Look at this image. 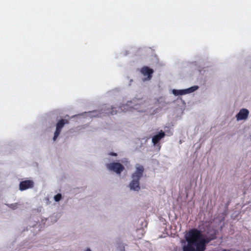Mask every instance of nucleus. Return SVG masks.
<instances>
[{
  "mask_svg": "<svg viewBox=\"0 0 251 251\" xmlns=\"http://www.w3.org/2000/svg\"><path fill=\"white\" fill-rule=\"evenodd\" d=\"M187 242L183 247V251H205L207 245L216 238V234L207 237L197 228L190 229L185 235Z\"/></svg>",
  "mask_w": 251,
  "mask_h": 251,
  "instance_id": "f257e3e1",
  "label": "nucleus"
},
{
  "mask_svg": "<svg viewBox=\"0 0 251 251\" xmlns=\"http://www.w3.org/2000/svg\"><path fill=\"white\" fill-rule=\"evenodd\" d=\"M135 167L136 171L132 174V180L129 184V187L130 190L139 191L140 189L139 180L143 176L144 168L143 166L139 164H137Z\"/></svg>",
  "mask_w": 251,
  "mask_h": 251,
  "instance_id": "f03ea898",
  "label": "nucleus"
},
{
  "mask_svg": "<svg viewBox=\"0 0 251 251\" xmlns=\"http://www.w3.org/2000/svg\"><path fill=\"white\" fill-rule=\"evenodd\" d=\"M107 168L109 170L120 174L125 169L124 166L120 163L113 162L106 164Z\"/></svg>",
  "mask_w": 251,
  "mask_h": 251,
  "instance_id": "7ed1b4c3",
  "label": "nucleus"
},
{
  "mask_svg": "<svg viewBox=\"0 0 251 251\" xmlns=\"http://www.w3.org/2000/svg\"><path fill=\"white\" fill-rule=\"evenodd\" d=\"M69 123L67 120L62 119L58 122L56 124V130L54 132V136L53 139L54 141L56 140L57 138L59 135L62 128L64 126L65 124H68Z\"/></svg>",
  "mask_w": 251,
  "mask_h": 251,
  "instance_id": "20e7f679",
  "label": "nucleus"
},
{
  "mask_svg": "<svg viewBox=\"0 0 251 251\" xmlns=\"http://www.w3.org/2000/svg\"><path fill=\"white\" fill-rule=\"evenodd\" d=\"M153 72L154 71L153 69L149 68L148 66H144L141 69V74L144 76H147V77L145 79L146 80H149L151 79Z\"/></svg>",
  "mask_w": 251,
  "mask_h": 251,
  "instance_id": "39448f33",
  "label": "nucleus"
},
{
  "mask_svg": "<svg viewBox=\"0 0 251 251\" xmlns=\"http://www.w3.org/2000/svg\"><path fill=\"white\" fill-rule=\"evenodd\" d=\"M34 186V182L31 180L22 181L19 184V189L24 191L28 189L32 188Z\"/></svg>",
  "mask_w": 251,
  "mask_h": 251,
  "instance_id": "423d86ee",
  "label": "nucleus"
},
{
  "mask_svg": "<svg viewBox=\"0 0 251 251\" xmlns=\"http://www.w3.org/2000/svg\"><path fill=\"white\" fill-rule=\"evenodd\" d=\"M249 111L245 108L241 109L239 112L236 115V117L237 121L246 120L249 116Z\"/></svg>",
  "mask_w": 251,
  "mask_h": 251,
  "instance_id": "0eeeda50",
  "label": "nucleus"
},
{
  "mask_svg": "<svg viewBox=\"0 0 251 251\" xmlns=\"http://www.w3.org/2000/svg\"><path fill=\"white\" fill-rule=\"evenodd\" d=\"M165 136V133L162 130H161L157 134L155 135L152 138V142L154 146L156 145L161 139Z\"/></svg>",
  "mask_w": 251,
  "mask_h": 251,
  "instance_id": "6e6552de",
  "label": "nucleus"
},
{
  "mask_svg": "<svg viewBox=\"0 0 251 251\" xmlns=\"http://www.w3.org/2000/svg\"><path fill=\"white\" fill-rule=\"evenodd\" d=\"M141 100H133V101H128L127 105H130L131 103H134V105L133 107H131L130 108H133V109L135 110H137L138 111H142V110H140L139 109V107H138V105H140L141 103Z\"/></svg>",
  "mask_w": 251,
  "mask_h": 251,
  "instance_id": "1a4fd4ad",
  "label": "nucleus"
},
{
  "mask_svg": "<svg viewBox=\"0 0 251 251\" xmlns=\"http://www.w3.org/2000/svg\"><path fill=\"white\" fill-rule=\"evenodd\" d=\"M173 93L175 96L183 95L186 94V92H185V89H184V90H176V89H174L173 90Z\"/></svg>",
  "mask_w": 251,
  "mask_h": 251,
  "instance_id": "9d476101",
  "label": "nucleus"
},
{
  "mask_svg": "<svg viewBox=\"0 0 251 251\" xmlns=\"http://www.w3.org/2000/svg\"><path fill=\"white\" fill-rule=\"evenodd\" d=\"M105 113L107 114L108 115L111 114V115H114L117 114V110H116L115 107H111L110 110L108 109H104Z\"/></svg>",
  "mask_w": 251,
  "mask_h": 251,
  "instance_id": "9b49d317",
  "label": "nucleus"
},
{
  "mask_svg": "<svg viewBox=\"0 0 251 251\" xmlns=\"http://www.w3.org/2000/svg\"><path fill=\"white\" fill-rule=\"evenodd\" d=\"M199 87L198 86H194L191 87L188 89H185V92H186V94L188 93H190L194 92L196 90L198 89Z\"/></svg>",
  "mask_w": 251,
  "mask_h": 251,
  "instance_id": "f8f14e48",
  "label": "nucleus"
},
{
  "mask_svg": "<svg viewBox=\"0 0 251 251\" xmlns=\"http://www.w3.org/2000/svg\"><path fill=\"white\" fill-rule=\"evenodd\" d=\"M61 198L62 196L61 194H57L54 197V199L55 201H59L61 199Z\"/></svg>",
  "mask_w": 251,
  "mask_h": 251,
  "instance_id": "ddd939ff",
  "label": "nucleus"
},
{
  "mask_svg": "<svg viewBox=\"0 0 251 251\" xmlns=\"http://www.w3.org/2000/svg\"><path fill=\"white\" fill-rule=\"evenodd\" d=\"M10 207L11 208H12V209H16V207H17V205H16V204H11V205H10Z\"/></svg>",
  "mask_w": 251,
  "mask_h": 251,
  "instance_id": "4468645a",
  "label": "nucleus"
},
{
  "mask_svg": "<svg viewBox=\"0 0 251 251\" xmlns=\"http://www.w3.org/2000/svg\"><path fill=\"white\" fill-rule=\"evenodd\" d=\"M109 155H112V156H116L117 155L116 153L112 152H110L109 153Z\"/></svg>",
  "mask_w": 251,
  "mask_h": 251,
  "instance_id": "2eb2a0df",
  "label": "nucleus"
},
{
  "mask_svg": "<svg viewBox=\"0 0 251 251\" xmlns=\"http://www.w3.org/2000/svg\"><path fill=\"white\" fill-rule=\"evenodd\" d=\"M124 107H125V106H121V109H122V110H123V109H125V108H124Z\"/></svg>",
  "mask_w": 251,
  "mask_h": 251,
  "instance_id": "dca6fc26",
  "label": "nucleus"
},
{
  "mask_svg": "<svg viewBox=\"0 0 251 251\" xmlns=\"http://www.w3.org/2000/svg\"><path fill=\"white\" fill-rule=\"evenodd\" d=\"M85 251H91V250L90 249L88 248L85 250Z\"/></svg>",
  "mask_w": 251,
  "mask_h": 251,
  "instance_id": "f3484780",
  "label": "nucleus"
},
{
  "mask_svg": "<svg viewBox=\"0 0 251 251\" xmlns=\"http://www.w3.org/2000/svg\"><path fill=\"white\" fill-rule=\"evenodd\" d=\"M131 107V106H130V107ZM131 108H130L129 110H131Z\"/></svg>",
  "mask_w": 251,
  "mask_h": 251,
  "instance_id": "a211bd4d",
  "label": "nucleus"
}]
</instances>
